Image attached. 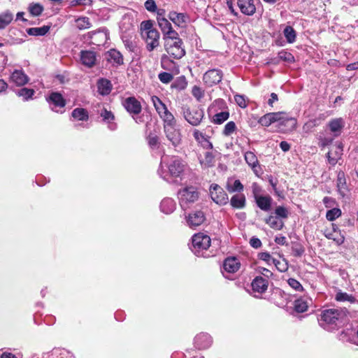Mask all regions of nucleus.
Listing matches in <instances>:
<instances>
[{"mask_svg":"<svg viewBox=\"0 0 358 358\" xmlns=\"http://www.w3.org/2000/svg\"><path fill=\"white\" fill-rule=\"evenodd\" d=\"M348 310L346 308H329L323 310L318 318L320 327L328 331L343 326L347 321Z\"/></svg>","mask_w":358,"mask_h":358,"instance_id":"nucleus-1","label":"nucleus"},{"mask_svg":"<svg viewBox=\"0 0 358 358\" xmlns=\"http://www.w3.org/2000/svg\"><path fill=\"white\" fill-rule=\"evenodd\" d=\"M164 155V152H163ZM164 156L162 157L159 168L157 171L161 178L169 182H171V178H181L185 171V163L177 157H173L167 164L168 171H164L163 167Z\"/></svg>","mask_w":358,"mask_h":358,"instance_id":"nucleus-2","label":"nucleus"},{"mask_svg":"<svg viewBox=\"0 0 358 358\" xmlns=\"http://www.w3.org/2000/svg\"><path fill=\"white\" fill-rule=\"evenodd\" d=\"M199 197V192L196 187L187 186L178 192V198L181 208L185 210L196 202Z\"/></svg>","mask_w":358,"mask_h":358,"instance_id":"nucleus-3","label":"nucleus"},{"mask_svg":"<svg viewBox=\"0 0 358 358\" xmlns=\"http://www.w3.org/2000/svg\"><path fill=\"white\" fill-rule=\"evenodd\" d=\"M180 112L185 120L194 127L199 126L204 117V111L199 106L190 107L184 104Z\"/></svg>","mask_w":358,"mask_h":358,"instance_id":"nucleus-4","label":"nucleus"},{"mask_svg":"<svg viewBox=\"0 0 358 358\" xmlns=\"http://www.w3.org/2000/svg\"><path fill=\"white\" fill-rule=\"evenodd\" d=\"M210 238L208 235L202 233L194 234L192 238L190 249L196 256H203V251L210 247Z\"/></svg>","mask_w":358,"mask_h":358,"instance_id":"nucleus-5","label":"nucleus"},{"mask_svg":"<svg viewBox=\"0 0 358 358\" xmlns=\"http://www.w3.org/2000/svg\"><path fill=\"white\" fill-rule=\"evenodd\" d=\"M45 99L51 110L60 114L64 112V108L66 105V101L61 93L52 92Z\"/></svg>","mask_w":358,"mask_h":358,"instance_id":"nucleus-6","label":"nucleus"},{"mask_svg":"<svg viewBox=\"0 0 358 358\" xmlns=\"http://www.w3.org/2000/svg\"><path fill=\"white\" fill-rule=\"evenodd\" d=\"M212 200L220 206H224L229 202V197L225 191L218 185L212 184L210 187Z\"/></svg>","mask_w":358,"mask_h":358,"instance_id":"nucleus-7","label":"nucleus"},{"mask_svg":"<svg viewBox=\"0 0 358 358\" xmlns=\"http://www.w3.org/2000/svg\"><path fill=\"white\" fill-rule=\"evenodd\" d=\"M122 105L127 112L132 117L136 116L141 113L142 106L141 102L134 96H129L124 99Z\"/></svg>","mask_w":358,"mask_h":358,"instance_id":"nucleus-8","label":"nucleus"},{"mask_svg":"<svg viewBox=\"0 0 358 358\" xmlns=\"http://www.w3.org/2000/svg\"><path fill=\"white\" fill-rule=\"evenodd\" d=\"M182 40L166 42L164 43V49L169 55L174 59H180L185 55V49L182 48Z\"/></svg>","mask_w":358,"mask_h":358,"instance_id":"nucleus-9","label":"nucleus"},{"mask_svg":"<svg viewBox=\"0 0 358 358\" xmlns=\"http://www.w3.org/2000/svg\"><path fill=\"white\" fill-rule=\"evenodd\" d=\"M166 139L170 142L171 145L176 150L182 143V134L180 129L176 126L164 128Z\"/></svg>","mask_w":358,"mask_h":358,"instance_id":"nucleus-10","label":"nucleus"},{"mask_svg":"<svg viewBox=\"0 0 358 358\" xmlns=\"http://www.w3.org/2000/svg\"><path fill=\"white\" fill-rule=\"evenodd\" d=\"M223 78V73L220 69H213L207 71L203 76V80L208 87H213L219 84Z\"/></svg>","mask_w":358,"mask_h":358,"instance_id":"nucleus-11","label":"nucleus"},{"mask_svg":"<svg viewBox=\"0 0 358 358\" xmlns=\"http://www.w3.org/2000/svg\"><path fill=\"white\" fill-rule=\"evenodd\" d=\"M159 33L155 30H150L149 31L143 34L142 37L146 44V49L149 52H152L159 45Z\"/></svg>","mask_w":358,"mask_h":358,"instance_id":"nucleus-12","label":"nucleus"},{"mask_svg":"<svg viewBox=\"0 0 358 358\" xmlns=\"http://www.w3.org/2000/svg\"><path fill=\"white\" fill-rule=\"evenodd\" d=\"M187 224L190 228H196L203 223L206 220L205 215L201 210H195L185 216Z\"/></svg>","mask_w":358,"mask_h":358,"instance_id":"nucleus-13","label":"nucleus"},{"mask_svg":"<svg viewBox=\"0 0 358 358\" xmlns=\"http://www.w3.org/2000/svg\"><path fill=\"white\" fill-rule=\"evenodd\" d=\"M343 143L341 142H336V143L331 148V149L327 152V157L328 162L331 166H335L338 159H341L343 155Z\"/></svg>","mask_w":358,"mask_h":358,"instance_id":"nucleus-14","label":"nucleus"},{"mask_svg":"<svg viewBox=\"0 0 358 358\" xmlns=\"http://www.w3.org/2000/svg\"><path fill=\"white\" fill-rule=\"evenodd\" d=\"M32 358H39L34 356ZM42 358H75L73 355L64 348H54L50 352L43 355Z\"/></svg>","mask_w":358,"mask_h":358,"instance_id":"nucleus-15","label":"nucleus"},{"mask_svg":"<svg viewBox=\"0 0 358 358\" xmlns=\"http://www.w3.org/2000/svg\"><path fill=\"white\" fill-rule=\"evenodd\" d=\"M212 343V337L207 333H200L194 338V345L199 350L209 348Z\"/></svg>","mask_w":358,"mask_h":358,"instance_id":"nucleus-16","label":"nucleus"},{"mask_svg":"<svg viewBox=\"0 0 358 358\" xmlns=\"http://www.w3.org/2000/svg\"><path fill=\"white\" fill-rule=\"evenodd\" d=\"M240 262L234 257H227L223 262L222 273H234L240 268Z\"/></svg>","mask_w":358,"mask_h":358,"instance_id":"nucleus-17","label":"nucleus"},{"mask_svg":"<svg viewBox=\"0 0 358 358\" xmlns=\"http://www.w3.org/2000/svg\"><path fill=\"white\" fill-rule=\"evenodd\" d=\"M241 12L245 15H252L256 11L254 0H237Z\"/></svg>","mask_w":358,"mask_h":358,"instance_id":"nucleus-18","label":"nucleus"},{"mask_svg":"<svg viewBox=\"0 0 358 358\" xmlns=\"http://www.w3.org/2000/svg\"><path fill=\"white\" fill-rule=\"evenodd\" d=\"M81 63L89 68L93 67L96 62V54L92 50H82L80 52Z\"/></svg>","mask_w":358,"mask_h":358,"instance_id":"nucleus-19","label":"nucleus"},{"mask_svg":"<svg viewBox=\"0 0 358 358\" xmlns=\"http://www.w3.org/2000/svg\"><path fill=\"white\" fill-rule=\"evenodd\" d=\"M100 116L102 118V121L107 124L108 129L110 131H114L117 129V124L114 122L115 115L111 111L103 108L100 113Z\"/></svg>","mask_w":358,"mask_h":358,"instance_id":"nucleus-20","label":"nucleus"},{"mask_svg":"<svg viewBox=\"0 0 358 358\" xmlns=\"http://www.w3.org/2000/svg\"><path fill=\"white\" fill-rule=\"evenodd\" d=\"M282 113H268L262 116L258 120V123L260 124L263 127H268L271 124L274 122H279V120H282L281 118Z\"/></svg>","mask_w":358,"mask_h":358,"instance_id":"nucleus-21","label":"nucleus"},{"mask_svg":"<svg viewBox=\"0 0 358 358\" xmlns=\"http://www.w3.org/2000/svg\"><path fill=\"white\" fill-rule=\"evenodd\" d=\"M251 286L253 292L262 294L266 291L268 286V281L262 276H257L252 280Z\"/></svg>","mask_w":358,"mask_h":358,"instance_id":"nucleus-22","label":"nucleus"},{"mask_svg":"<svg viewBox=\"0 0 358 358\" xmlns=\"http://www.w3.org/2000/svg\"><path fill=\"white\" fill-rule=\"evenodd\" d=\"M159 208L162 213L166 215H170L175 211L176 203L172 198L166 197L162 200Z\"/></svg>","mask_w":358,"mask_h":358,"instance_id":"nucleus-23","label":"nucleus"},{"mask_svg":"<svg viewBox=\"0 0 358 358\" xmlns=\"http://www.w3.org/2000/svg\"><path fill=\"white\" fill-rule=\"evenodd\" d=\"M10 80L17 86H23L29 82V78L22 69L15 70L11 73Z\"/></svg>","mask_w":358,"mask_h":358,"instance_id":"nucleus-24","label":"nucleus"},{"mask_svg":"<svg viewBox=\"0 0 358 358\" xmlns=\"http://www.w3.org/2000/svg\"><path fill=\"white\" fill-rule=\"evenodd\" d=\"M344 126L345 122L341 117L333 119L328 124L330 131L334 134V137L340 136Z\"/></svg>","mask_w":358,"mask_h":358,"instance_id":"nucleus-25","label":"nucleus"},{"mask_svg":"<svg viewBox=\"0 0 358 358\" xmlns=\"http://www.w3.org/2000/svg\"><path fill=\"white\" fill-rule=\"evenodd\" d=\"M258 208L265 212H268L271 209L273 199L269 195H262L255 199Z\"/></svg>","mask_w":358,"mask_h":358,"instance_id":"nucleus-26","label":"nucleus"},{"mask_svg":"<svg viewBox=\"0 0 358 358\" xmlns=\"http://www.w3.org/2000/svg\"><path fill=\"white\" fill-rule=\"evenodd\" d=\"M169 19L177 26L183 27L188 19L186 14L182 13H177L176 11H171L169 14Z\"/></svg>","mask_w":358,"mask_h":358,"instance_id":"nucleus-27","label":"nucleus"},{"mask_svg":"<svg viewBox=\"0 0 358 358\" xmlns=\"http://www.w3.org/2000/svg\"><path fill=\"white\" fill-rule=\"evenodd\" d=\"M112 84L108 79L101 78L97 82L98 92L102 96L108 95L112 90Z\"/></svg>","mask_w":358,"mask_h":358,"instance_id":"nucleus-28","label":"nucleus"},{"mask_svg":"<svg viewBox=\"0 0 358 358\" xmlns=\"http://www.w3.org/2000/svg\"><path fill=\"white\" fill-rule=\"evenodd\" d=\"M230 205L234 209H243L246 206V199L244 194H237L230 199Z\"/></svg>","mask_w":358,"mask_h":358,"instance_id":"nucleus-29","label":"nucleus"},{"mask_svg":"<svg viewBox=\"0 0 358 358\" xmlns=\"http://www.w3.org/2000/svg\"><path fill=\"white\" fill-rule=\"evenodd\" d=\"M71 119L76 121H87L89 119V113L85 108H76L71 113Z\"/></svg>","mask_w":358,"mask_h":358,"instance_id":"nucleus-30","label":"nucleus"},{"mask_svg":"<svg viewBox=\"0 0 358 358\" xmlns=\"http://www.w3.org/2000/svg\"><path fill=\"white\" fill-rule=\"evenodd\" d=\"M324 235L327 238L333 240L338 245H341L345 240L340 231H331L329 229H327L324 231Z\"/></svg>","mask_w":358,"mask_h":358,"instance_id":"nucleus-31","label":"nucleus"},{"mask_svg":"<svg viewBox=\"0 0 358 358\" xmlns=\"http://www.w3.org/2000/svg\"><path fill=\"white\" fill-rule=\"evenodd\" d=\"M108 59L113 63V65L123 64L124 59L121 52L115 49H111L108 52Z\"/></svg>","mask_w":358,"mask_h":358,"instance_id":"nucleus-32","label":"nucleus"},{"mask_svg":"<svg viewBox=\"0 0 358 358\" xmlns=\"http://www.w3.org/2000/svg\"><path fill=\"white\" fill-rule=\"evenodd\" d=\"M244 158L248 166H250L254 172L257 174L256 169L259 166V162L255 154L251 151L245 152L244 154Z\"/></svg>","mask_w":358,"mask_h":358,"instance_id":"nucleus-33","label":"nucleus"},{"mask_svg":"<svg viewBox=\"0 0 358 358\" xmlns=\"http://www.w3.org/2000/svg\"><path fill=\"white\" fill-rule=\"evenodd\" d=\"M215 113L212 116L211 122L215 124H221L227 121L229 117V112L228 110H223L220 112H215Z\"/></svg>","mask_w":358,"mask_h":358,"instance_id":"nucleus-34","label":"nucleus"},{"mask_svg":"<svg viewBox=\"0 0 358 358\" xmlns=\"http://www.w3.org/2000/svg\"><path fill=\"white\" fill-rule=\"evenodd\" d=\"M13 20V14L7 10L0 14V29H5Z\"/></svg>","mask_w":358,"mask_h":358,"instance_id":"nucleus-35","label":"nucleus"},{"mask_svg":"<svg viewBox=\"0 0 358 358\" xmlns=\"http://www.w3.org/2000/svg\"><path fill=\"white\" fill-rule=\"evenodd\" d=\"M282 120H279V124L286 126L288 129L293 130L296 128L297 121L294 117H289L285 113H282Z\"/></svg>","mask_w":358,"mask_h":358,"instance_id":"nucleus-36","label":"nucleus"},{"mask_svg":"<svg viewBox=\"0 0 358 358\" xmlns=\"http://www.w3.org/2000/svg\"><path fill=\"white\" fill-rule=\"evenodd\" d=\"M265 222L268 224L271 228L275 230H281L284 227V222L280 220L277 217L273 215H270L266 218Z\"/></svg>","mask_w":358,"mask_h":358,"instance_id":"nucleus-37","label":"nucleus"},{"mask_svg":"<svg viewBox=\"0 0 358 358\" xmlns=\"http://www.w3.org/2000/svg\"><path fill=\"white\" fill-rule=\"evenodd\" d=\"M159 117L164 121V128L176 126V120L173 115L169 110Z\"/></svg>","mask_w":358,"mask_h":358,"instance_id":"nucleus-38","label":"nucleus"},{"mask_svg":"<svg viewBox=\"0 0 358 358\" xmlns=\"http://www.w3.org/2000/svg\"><path fill=\"white\" fill-rule=\"evenodd\" d=\"M151 101L156 111L157 112L159 116H161V115L167 111L168 108L166 106L162 101V100L158 96H152L151 97Z\"/></svg>","mask_w":358,"mask_h":358,"instance_id":"nucleus-39","label":"nucleus"},{"mask_svg":"<svg viewBox=\"0 0 358 358\" xmlns=\"http://www.w3.org/2000/svg\"><path fill=\"white\" fill-rule=\"evenodd\" d=\"M335 300L339 302H350V303H355L357 301L356 298L352 294H348L346 292L338 291L335 295Z\"/></svg>","mask_w":358,"mask_h":358,"instance_id":"nucleus-40","label":"nucleus"},{"mask_svg":"<svg viewBox=\"0 0 358 358\" xmlns=\"http://www.w3.org/2000/svg\"><path fill=\"white\" fill-rule=\"evenodd\" d=\"M227 104L226 101L222 99H215L213 103L209 106L208 108V114L211 112H217L218 110L223 111L224 109H226Z\"/></svg>","mask_w":358,"mask_h":358,"instance_id":"nucleus-41","label":"nucleus"},{"mask_svg":"<svg viewBox=\"0 0 358 358\" xmlns=\"http://www.w3.org/2000/svg\"><path fill=\"white\" fill-rule=\"evenodd\" d=\"M337 187L338 190L343 196H345L347 191V185L345 178V174L343 171H340L337 176Z\"/></svg>","mask_w":358,"mask_h":358,"instance_id":"nucleus-42","label":"nucleus"},{"mask_svg":"<svg viewBox=\"0 0 358 358\" xmlns=\"http://www.w3.org/2000/svg\"><path fill=\"white\" fill-rule=\"evenodd\" d=\"M28 11L33 17L40 16L44 10V7L39 3H31L28 6Z\"/></svg>","mask_w":358,"mask_h":358,"instance_id":"nucleus-43","label":"nucleus"},{"mask_svg":"<svg viewBox=\"0 0 358 358\" xmlns=\"http://www.w3.org/2000/svg\"><path fill=\"white\" fill-rule=\"evenodd\" d=\"M50 26L44 25L41 27H32L27 29V32L30 36H45L50 30Z\"/></svg>","mask_w":358,"mask_h":358,"instance_id":"nucleus-44","label":"nucleus"},{"mask_svg":"<svg viewBox=\"0 0 358 358\" xmlns=\"http://www.w3.org/2000/svg\"><path fill=\"white\" fill-rule=\"evenodd\" d=\"M146 139L149 147L152 150H158L160 148L159 138L156 134L150 132Z\"/></svg>","mask_w":358,"mask_h":358,"instance_id":"nucleus-45","label":"nucleus"},{"mask_svg":"<svg viewBox=\"0 0 358 358\" xmlns=\"http://www.w3.org/2000/svg\"><path fill=\"white\" fill-rule=\"evenodd\" d=\"M308 307V299L299 298L294 301V310L297 313H304Z\"/></svg>","mask_w":358,"mask_h":358,"instance_id":"nucleus-46","label":"nucleus"},{"mask_svg":"<svg viewBox=\"0 0 358 358\" xmlns=\"http://www.w3.org/2000/svg\"><path fill=\"white\" fill-rule=\"evenodd\" d=\"M187 81L184 76L178 77L171 84V88L178 91L185 90L187 87Z\"/></svg>","mask_w":358,"mask_h":358,"instance_id":"nucleus-47","label":"nucleus"},{"mask_svg":"<svg viewBox=\"0 0 358 358\" xmlns=\"http://www.w3.org/2000/svg\"><path fill=\"white\" fill-rule=\"evenodd\" d=\"M283 34L289 43H293L296 41V33L291 26H286L283 30Z\"/></svg>","mask_w":358,"mask_h":358,"instance_id":"nucleus-48","label":"nucleus"},{"mask_svg":"<svg viewBox=\"0 0 358 358\" xmlns=\"http://www.w3.org/2000/svg\"><path fill=\"white\" fill-rule=\"evenodd\" d=\"M227 189L229 192H241L243 191L244 186L239 180H235L231 184L229 181L227 182Z\"/></svg>","mask_w":358,"mask_h":358,"instance_id":"nucleus-49","label":"nucleus"},{"mask_svg":"<svg viewBox=\"0 0 358 358\" xmlns=\"http://www.w3.org/2000/svg\"><path fill=\"white\" fill-rule=\"evenodd\" d=\"M34 94L35 91L33 89H29L27 87H23L16 91V94L18 96L22 97L24 101L31 99Z\"/></svg>","mask_w":358,"mask_h":358,"instance_id":"nucleus-50","label":"nucleus"},{"mask_svg":"<svg viewBox=\"0 0 358 358\" xmlns=\"http://www.w3.org/2000/svg\"><path fill=\"white\" fill-rule=\"evenodd\" d=\"M163 39L164 41V43H166V42H170L177 41V40H181L179 38L178 34L176 31H175L173 27L170 29V30H167L165 34H163Z\"/></svg>","mask_w":358,"mask_h":358,"instance_id":"nucleus-51","label":"nucleus"},{"mask_svg":"<svg viewBox=\"0 0 358 358\" xmlns=\"http://www.w3.org/2000/svg\"><path fill=\"white\" fill-rule=\"evenodd\" d=\"M76 27L80 30L86 29L91 27L90 18L87 17H80L76 20Z\"/></svg>","mask_w":358,"mask_h":358,"instance_id":"nucleus-52","label":"nucleus"},{"mask_svg":"<svg viewBox=\"0 0 358 358\" xmlns=\"http://www.w3.org/2000/svg\"><path fill=\"white\" fill-rule=\"evenodd\" d=\"M176 64L168 56L162 55L161 58V66L163 69L170 71L173 69Z\"/></svg>","mask_w":358,"mask_h":358,"instance_id":"nucleus-53","label":"nucleus"},{"mask_svg":"<svg viewBox=\"0 0 358 358\" xmlns=\"http://www.w3.org/2000/svg\"><path fill=\"white\" fill-rule=\"evenodd\" d=\"M341 214L342 212L340 208H332L331 209L327 210L326 213V218L329 221H334L341 216Z\"/></svg>","mask_w":358,"mask_h":358,"instance_id":"nucleus-54","label":"nucleus"},{"mask_svg":"<svg viewBox=\"0 0 358 358\" xmlns=\"http://www.w3.org/2000/svg\"><path fill=\"white\" fill-rule=\"evenodd\" d=\"M292 250L294 256L296 257H301L305 252V248L299 242H293L292 245Z\"/></svg>","mask_w":358,"mask_h":358,"instance_id":"nucleus-55","label":"nucleus"},{"mask_svg":"<svg viewBox=\"0 0 358 358\" xmlns=\"http://www.w3.org/2000/svg\"><path fill=\"white\" fill-rule=\"evenodd\" d=\"M157 22L163 34L172 27L171 24L164 17H157Z\"/></svg>","mask_w":358,"mask_h":358,"instance_id":"nucleus-56","label":"nucleus"},{"mask_svg":"<svg viewBox=\"0 0 358 358\" xmlns=\"http://www.w3.org/2000/svg\"><path fill=\"white\" fill-rule=\"evenodd\" d=\"M236 129L237 127L234 122H228L224 127L222 134L225 136H229L236 130Z\"/></svg>","mask_w":358,"mask_h":358,"instance_id":"nucleus-57","label":"nucleus"},{"mask_svg":"<svg viewBox=\"0 0 358 358\" xmlns=\"http://www.w3.org/2000/svg\"><path fill=\"white\" fill-rule=\"evenodd\" d=\"M278 59L288 63L294 62V57L292 54L285 50H281L278 52Z\"/></svg>","mask_w":358,"mask_h":358,"instance_id":"nucleus-58","label":"nucleus"},{"mask_svg":"<svg viewBox=\"0 0 358 358\" xmlns=\"http://www.w3.org/2000/svg\"><path fill=\"white\" fill-rule=\"evenodd\" d=\"M275 214L278 218L286 219L288 217L289 212L284 206H279L275 208Z\"/></svg>","mask_w":358,"mask_h":358,"instance_id":"nucleus-59","label":"nucleus"},{"mask_svg":"<svg viewBox=\"0 0 358 358\" xmlns=\"http://www.w3.org/2000/svg\"><path fill=\"white\" fill-rule=\"evenodd\" d=\"M272 264H273L276 268L280 272H285L288 269V264L285 260L281 262L274 259H273Z\"/></svg>","mask_w":358,"mask_h":358,"instance_id":"nucleus-60","label":"nucleus"},{"mask_svg":"<svg viewBox=\"0 0 358 358\" xmlns=\"http://www.w3.org/2000/svg\"><path fill=\"white\" fill-rule=\"evenodd\" d=\"M158 78L164 84H168L173 79V76L168 72H161L158 75Z\"/></svg>","mask_w":358,"mask_h":358,"instance_id":"nucleus-61","label":"nucleus"},{"mask_svg":"<svg viewBox=\"0 0 358 358\" xmlns=\"http://www.w3.org/2000/svg\"><path fill=\"white\" fill-rule=\"evenodd\" d=\"M193 136L199 145L201 144L203 142V141H204L208 137L204 133L196 129H194L193 131Z\"/></svg>","mask_w":358,"mask_h":358,"instance_id":"nucleus-62","label":"nucleus"},{"mask_svg":"<svg viewBox=\"0 0 358 358\" xmlns=\"http://www.w3.org/2000/svg\"><path fill=\"white\" fill-rule=\"evenodd\" d=\"M141 35L143 34H145V32L149 31L150 30H155L156 29L153 28V24L152 21L146 20L143 21L141 23Z\"/></svg>","mask_w":358,"mask_h":358,"instance_id":"nucleus-63","label":"nucleus"},{"mask_svg":"<svg viewBox=\"0 0 358 358\" xmlns=\"http://www.w3.org/2000/svg\"><path fill=\"white\" fill-rule=\"evenodd\" d=\"M288 285L294 290L301 292L303 291V288L301 284L294 278H289L287 280Z\"/></svg>","mask_w":358,"mask_h":358,"instance_id":"nucleus-64","label":"nucleus"}]
</instances>
